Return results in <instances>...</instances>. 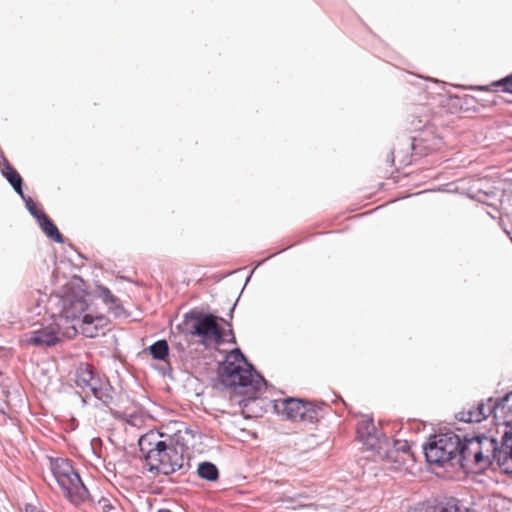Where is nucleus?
<instances>
[{
	"instance_id": "a878e982",
	"label": "nucleus",
	"mask_w": 512,
	"mask_h": 512,
	"mask_svg": "<svg viewBox=\"0 0 512 512\" xmlns=\"http://www.w3.org/2000/svg\"><path fill=\"white\" fill-rule=\"evenodd\" d=\"M226 324H227V326L229 327L228 335H229V337H230V338L227 340V342L235 344V343H236V338H235V335H234L233 330L231 329V323H230V322H226Z\"/></svg>"
},
{
	"instance_id": "393cba45",
	"label": "nucleus",
	"mask_w": 512,
	"mask_h": 512,
	"mask_svg": "<svg viewBox=\"0 0 512 512\" xmlns=\"http://www.w3.org/2000/svg\"><path fill=\"white\" fill-rule=\"evenodd\" d=\"M98 505L103 512H110L111 510L114 509V506L112 505L111 501L107 498H101L98 502Z\"/></svg>"
},
{
	"instance_id": "f3484780",
	"label": "nucleus",
	"mask_w": 512,
	"mask_h": 512,
	"mask_svg": "<svg viewBox=\"0 0 512 512\" xmlns=\"http://www.w3.org/2000/svg\"><path fill=\"white\" fill-rule=\"evenodd\" d=\"M198 476L204 480L214 482L219 478V470L217 466L212 462H202L197 468Z\"/></svg>"
},
{
	"instance_id": "dca6fc26",
	"label": "nucleus",
	"mask_w": 512,
	"mask_h": 512,
	"mask_svg": "<svg viewBox=\"0 0 512 512\" xmlns=\"http://www.w3.org/2000/svg\"><path fill=\"white\" fill-rule=\"evenodd\" d=\"M37 222L48 238L57 243L64 242V238L59 232L58 228L45 213L40 215Z\"/></svg>"
},
{
	"instance_id": "9d476101",
	"label": "nucleus",
	"mask_w": 512,
	"mask_h": 512,
	"mask_svg": "<svg viewBox=\"0 0 512 512\" xmlns=\"http://www.w3.org/2000/svg\"><path fill=\"white\" fill-rule=\"evenodd\" d=\"M76 385L84 392H90L105 406L113 401V387L109 381L95 373L89 364H81L76 371Z\"/></svg>"
},
{
	"instance_id": "aec40b11",
	"label": "nucleus",
	"mask_w": 512,
	"mask_h": 512,
	"mask_svg": "<svg viewBox=\"0 0 512 512\" xmlns=\"http://www.w3.org/2000/svg\"><path fill=\"white\" fill-rule=\"evenodd\" d=\"M8 182L20 197H24L23 179L18 172L12 173V178Z\"/></svg>"
},
{
	"instance_id": "ddd939ff",
	"label": "nucleus",
	"mask_w": 512,
	"mask_h": 512,
	"mask_svg": "<svg viewBox=\"0 0 512 512\" xmlns=\"http://www.w3.org/2000/svg\"><path fill=\"white\" fill-rule=\"evenodd\" d=\"M23 341L28 346L40 349L54 347L62 341L57 325H41L23 335Z\"/></svg>"
},
{
	"instance_id": "1a4fd4ad",
	"label": "nucleus",
	"mask_w": 512,
	"mask_h": 512,
	"mask_svg": "<svg viewBox=\"0 0 512 512\" xmlns=\"http://www.w3.org/2000/svg\"><path fill=\"white\" fill-rule=\"evenodd\" d=\"M458 445L459 435L454 432L434 435L424 446L426 461L439 467L455 468Z\"/></svg>"
},
{
	"instance_id": "b1692460",
	"label": "nucleus",
	"mask_w": 512,
	"mask_h": 512,
	"mask_svg": "<svg viewBox=\"0 0 512 512\" xmlns=\"http://www.w3.org/2000/svg\"><path fill=\"white\" fill-rule=\"evenodd\" d=\"M494 86L501 87L502 91L512 93V74L493 83Z\"/></svg>"
},
{
	"instance_id": "a211bd4d",
	"label": "nucleus",
	"mask_w": 512,
	"mask_h": 512,
	"mask_svg": "<svg viewBox=\"0 0 512 512\" xmlns=\"http://www.w3.org/2000/svg\"><path fill=\"white\" fill-rule=\"evenodd\" d=\"M150 354L155 360L164 361L169 355V346L166 340H158L149 347Z\"/></svg>"
},
{
	"instance_id": "c85d7f7f",
	"label": "nucleus",
	"mask_w": 512,
	"mask_h": 512,
	"mask_svg": "<svg viewBox=\"0 0 512 512\" xmlns=\"http://www.w3.org/2000/svg\"><path fill=\"white\" fill-rule=\"evenodd\" d=\"M158 512H171L170 510L160 509Z\"/></svg>"
},
{
	"instance_id": "f8f14e48",
	"label": "nucleus",
	"mask_w": 512,
	"mask_h": 512,
	"mask_svg": "<svg viewBox=\"0 0 512 512\" xmlns=\"http://www.w3.org/2000/svg\"><path fill=\"white\" fill-rule=\"evenodd\" d=\"M441 141L439 139L429 140L424 136L413 137L407 139L405 146L406 149H394L392 155L397 158L402 165H409L412 162V155H427L428 153L439 149Z\"/></svg>"
},
{
	"instance_id": "0eeeda50",
	"label": "nucleus",
	"mask_w": 512,
	"mask_h": 512,
	"mask_svg": "<svg viewBox=\"0 0 512 512\" xmlns=\"http://www.w3.org/2000/svg\"><path fill=\"white\" fill-rule=\"evenodd\" d=\"M51 470L58 485L67 499L74 505H80L89 497V492L70 460L56 458L51 460Z\"/></svg>"
},
{
	"instance_id": "7ed1b4c3",
	"label": "nucleus",
	"mask_w": 512,
	"mask_h": 512,
	"mask_svg": "<svg viewBox=\"0 0 512 512\" xmlns=\"http://www.w3.org/2000/svg\"><path fill=\"white\" fill-rule=\"evenodd\" d=\"M357 438L368 450L386 461L387 469L400 471L413 461L408 443L395 441L390 447L387 438L377 430L372 419H363L357 424Z\"/></svg>"
},
{
	"instance_id": "6e6552de",
	"label": "nucleus",
	"mask_w": 512,
	"mask_h": 512,
	"mask_svg": "<svg viewBox=\"0 0 512 512\" xmlns=\"http://www.w3.org/2000/svg\"><path fill=\"white\" fill-rule=\"evenodd\" d=\"M51 470L58 485L67 499L74 505H80L89 497V492L70 460L56 458L51 460Z\"/></svg>"
},
{
	"instance_id": "412c9836",
	"label": "nucleus",
	"mask_w": 512,
	"mask_h": 512,
	"mask_svg": "<svg viewBox=\"0 0 512 512\" xmlns=\"http://www.w3.org/2000/svg\"><path fill=\"white\" fill-rule=\"evenodd\" d=\"M24 202H25V206L27 208V210L29 211V213L36 218V220L39 219L40 215L41 214H44L43 211L41 210H38L37 206H36V203L33 201V199L29 196H26L24 194V197H21Z\"/></svg>"
},
{
	"instance_id": "4be33fe9",
	"label": "nucleus",
	"mask_w": 512,
	"mask_h": 512,
	"mask_svg": "<svg viewBox=\"0 0 512 512\" xmlns=\"http://www.w3.org/2000/svg\"><path fill=\"white\" fill-rule=\"evenodd\" d=\"M308 412L306 414V418H302V421L314 422L317 421L322 416V410L319 407L312 405L311 403H307Z\"/></svg>"
},
{
	"instance_id": "5701e85b",
	"label": "nucleus",
	"mask_w": 512,
	"mask_h": 512,
	"mask_svg": "<svg viewBox=\"0 0 512 512\" xmlns=\"http://www.w3.org/2000/svg\"><path fill=\"white\" fill-rule=\"evenodd\" d=\"M0 157L3 160V167L1 168V172L7 181H9L12 178V173H17V171L10 165L8 160L4 157L3 153H0Z\"/></svg>"
},
{
	"instance_id": "2eb2a0df",
	"label": "nucleus",
	"mask_w": 512,
	"mask_h": 512,
	"mask_svg": "<svg viewBox=\"0 0 512 512\" xmlns=\"http://www.w3.org/2000/svg\"><path fill=\"white\" fill-rule=\"evenodd\" d=\"M416 512H469L466 508H463L459 501L452 498L446 502H441L436 505L426 504L421 505L415 509Z\"/></svg>"
},
{
	"instance_id": "f257e3e1",
	"label": "nucleus",
	"mask_w": 512,
	"mask_h": 512,
	"mask_svg": "<svg viewBox=\"0 0 512 512\" xmlns=\"http://www.w3.org/2000/svg\"><path fill=\"white\" fill-rule=\"evenodd\" d=\"M496 463L507 474L512 473V449H505L495 432L459 436L455 468H470L477 465L486 468Z\"/></svg>"
},
{
	"instance_id": "bb28decb",
	"label": "nucleus",
	"mask_w": 512,
	"mask_h": 512,
	"mask_svg": "<svg viewBox=\"0 0 512 512\" xmlns=\"http://www.w3.org/2000/svg\"><path fill=\"white\" fill-rule=\"evenodd\" d=\"M137 419H138V417H137V416H135V415H130V418L127 420V422H128V423H130V424L136 425V424H137V423H136V420H137Z\"/></svg>"
},
{
	"instance_id": "423d86ee",
	"label": "nucleus",
	"mask_w": 512,
	"mask_h": 512,
	"mask_svg": "<svg viewBox=\"0 0 512 512\" xmlns=\"http://www.w3.org/2000/svg\"><path fill=\"white\" fill-rule=\"evenodd\" d=\"M217 317L199 310H190L183 315L178 324V330L185 336L199 337L200 344L210 347L212 344L221 345L225 340V333L217 322Z\"/></svg>"
},
{
	"instance_id": "9b49d317",
	"label": "nucleus",
	"mask_w": 512,
	"mask_h": 512,
	"mask_svg": "<svg viewBox=\"0 0 512 512\" xmlns=\"http://www.w3.org/2000/svg\"><path fill=\"white\" fill-rule=\"evenodd\" d=\"M87 309V302L83 298H75L69 301L65 300L63 305V313L67 319H77L82 317L83 333L86 337L93 338L97 336V328L103 325L104 316H92L84 313Z\"/></svg>"
},
{
	"instance_id": "cd10ccee",
	"label": "nucleus",
	"mask_w": 512,
	"mask_h": 512,
	"mask_svg": "<svg viewBox=\"0 0 512 512\" xmlns=\"http://www.w3.org/2000/svg\"><path fill=\"white\" fill-rule=\"evenodd\" d=\"M235 306H236V303L231 307V309H230V311H229V316H230V318H232V317H233V312H234Z\"/></svg>"
},
{
	"instance_id": "6ab92c4d",
	"label": "nucleus",
	"mask_w": 512,
	"mask_h": 512,
	"mask_svg": "<svg viewBox=\"0 0 512 512\" xmlns=\"http://www.w3.org/2000/svg\"><path fill=\"white\" fill-rule=\"evenodd\" d=\"M98 294L105 304H111L115 310H122L119 299L107 287L99 286Z\"/></svg>"
},
{
	"instance_id": "20e7f679",
	"label": "nucleus",
	"mask_w": 512,
	"mask_h": 512,
	"mask_svg": "<svg viewBox=\"0 0 512 512\" xmlns=\"http://www.w3.org/2000/svg\"><path fill=\"white\" fill-rule=\"evenodd\" d=\"M489 415H493L496 426L495 433L501 434L505 449H512V390L501 399L492 397L487 402H479L476 406L467 405L456 414L461 422H481Z\"/></svg>"
},
{
	"instance_id": "39448f33",
	"label": "nucleus",
	"mask_w": 512,
	"mask_h": 512,
	"mask_svg": "<svg viewBox=\"0 0 512 512\" xmlns=\"http://www.w3.org/2000/svg\"><path fill=\"white\" fill-rule=\"evenodd\" d=\"M218 375L226 387H249L254 392L266 386V380L249 364L239 348L231 350L219 365Z\"/></svg>"
},
{
	"instance_id": "4468645a",
	"label": "nucleus",
	"mask_w": 512,
	"mask_h": 512,
	"mask_svg": "<svg viewBox=\"0 0 512 512\" xmlns=\"http://www.w3.org/2000/svg\"><path fill=\"white\" fill-rule=\"evenodd\" d=\"M283 413L286 415L288 419L291 420H301L302 418H306V414L309 411L307 408V402H303L302 400L289 398L285 399L282 403Z\"/></svg>"
},
{
	"instance_id": "f03ea898",
	"label": "nucleus",
	"mask_w": 512,
	"mask_h": 512,
	"mask_svg": "<svg viewBox=\"0 0 512 512\" xmlns=\"http://www.w3.org/2000/svg\"><path fill=\"white\" fill-rule=\"evenodd\" d=\"M162 437L160 432L151 430L139 438L138 445L149 472L170 475L184 467L183 447L179 449L172 438Z\"/></svg>"
}]
</instances>
